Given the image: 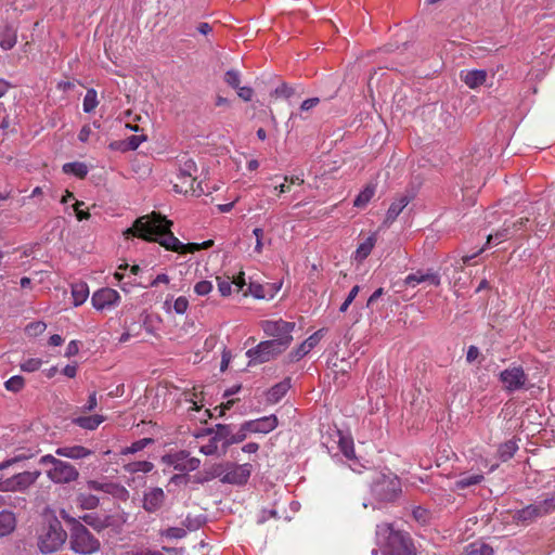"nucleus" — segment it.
Returning <instances> with one entry per match:
<instances>
[{"label": "nucleus", "mask_w": 555, "mask_h": 555, "mask_svg": "<svg viewBox=\"0 0 555 555\" xmlns=\"http://www.w3.org/2000/svg\"><path fill=\"white\" fill-rule=\"evenodd\" d=\"M278 426L279 420L274 414L244 422V429L248 430L249 434H269Z\"/></svg>", "instance_id": "a211bd4d"}, {"label": "nucleus", "mask_w": 555, "mask_h": 555, "mask_svg": "<svg viewBox=\"0 0 555 555\" xmlns=\"http://www.w3.org/2000/svg\"><path fill=\"white\" fill-rule=\"evenodd\" d=\"M412 516L421 525H427L431 518L429 509L423 506H415L412 509Z\"/></svg>", "instance_id": "37998d69"}, {"label": "nucleus", "mask_w": 555, "mask_h": 555, "mask_svg": "<svg viewBox=\"0 0 555 555\" xmlns=\"http://www.w3.org/2000/svg\"><path fill=\"white\" fill-rule=\"evenodd\" d=\"M62 170L66 175H73L79 179L86 178L88 175V166L81 162H72L63 165Z\"/></svg>", "instance_id": "473e14b6"}, {"label": "nucleus", "mask_w": 555, "mask_h": 555, "mask_svg": "<svg viewBox=\"0 0 555 555\" xmlns=\"http://www.w3.org/2000/svg\"><path fill=\"white\" fill-rule=\"evenodd\" d=\"M166 494L159 487H153L144 491L142 507L149 514L158 512L165 504Z\"/></svg>", "instance_id": "f3484780"}, {"label": "nucleus", "mask_w": 555, "mask_h": 555, "mask_svg": "<svg viewBox=\"0 0 555 555\" xmlns=\"http://www.w3.org/2000/svg\"><path fill=\"white\" fill-rule=\"evenodd\" d=\"M172 221L167 219L159 212L153 211L150 215L139 217L133 225L126 230L125 234L142 238L147 242H156L167 250L177 253H194L201 248L212 246L211 240L202 244L188 243L183 244L172 233Z\"/></svg>", "instance_id": "f257e3e1"}, {"label": "nucleus", "mask_w": 555, "mask_h": 555, "mask_svg": "<svg viewBox=\"0 0 555 555\" xmlns=\"http://www.w3.org/2000/svg\"><path fill=\"white\" fill-rule=\"evenodd\" d=\"M499 380L505 391L513 393L526 388L528 375L525 373L522 366L511 365L499 374Z\"/></svg>", "instance_id": "9d476101"}, {"label": "nucleus", "mask_w": 555, "mask_h": 555, "mask_svg": "<svg viewBox=\"0 0 555 555\" xmlns=\"http://www.w3.org/2000/svg\"><path fill=\"white\" fill-rule=\"evenodd\" d=\"M93 451L83 446H64L55 449V455L72 460H81L89 457Z\"/></svg>", "instance_id": "aec40b11"}, {"label": "nucleus", "mask_w": 555, "mask_h": 555, "mask_svg": "<svg viewBox=\"0 0 555 555\" xmlns=\"http://www.w3.org/2000/svg\"><path fill=\"white\" fill-rule=\"evenodd\" d=\"M146 135L144 134H141V135H130L126 139V147H124V152H128V151H135L140 144L142 142H144L146 140Z\"/></svg>", "instance_id": "09e8293b"}, {"label": "nucleus", "mask_w": 555, "mask_h": 555, "mask_svg": "<svg viewBox=\"0 0 555 555\" xmlns=\"http://www.w3.org/2000/svg\"><path fill=\"white\" fill-rule=\"evenodd\" d=\"M24 378L20 375H15L10 377L4 386L9 391L18 392L24 387Z\"/></svg>", "instance_id": "49530a36"}, {"label": "nucleus", "mask_w": 555, "mask_h": 555, "mask_svg": "<svg viewBox=\"0 0 555 555\" xmlns=\"http://www.w3.org/2000/svg\"><path fill=\"white\" fill-rule=\"evenodd\" d=\"M68 532L55 515L47 516L38 535V548L42 554L59 551L66 542Z\"/></svg>", "instance_id": "20e7f679"}, {"label": "nucleus", "mask_w": 555, "mask_h": 555, "mask_svg": "<svg viewBox=\"0 0 555 555\" xmlns=\"http://www.w3.org/2000/svg\"><path fill=\"white\" fill-rule=\"evenodd\" d=\"M16 29L11 25H5L0 33V47L8 51L16 44Z\"/></svg>", "instance_id": "cd10ccee"}, {"label": "nucleus", "mask_w": 555, "mask_h": 555, "mask_svg": "<svg viewBox=\"0 0 555 555\" xmlns=\"http://www.w3.org/2000/svg\"><path fill=\"white\" fill-rule=\"evenodd\" d=\"M462 555H494L492 546L483 542L468 544Z\"/></svg>", "instance_id": "72a5a7b5"}, {"label": "nucleus", "mask_w": 555, "mask_h": 555, "mask_svg": "<svg viewBox=\"0 0 555 555\" xmlns=\"http://www.w3.org/2000/svg\"><path fill=\"white\" fill-rule=\"evenodd\" d=\"M205 521H206V517L204 515H198V516L188 515L182 524L188 530L195 531V530H198L201 527H203Z\"/></svg>", "instance_id": "79ce46f5"}, {"label": "nucleus", "mask_w": 555, "mask_h": 555, "mask_svg": "<svg viewBox=\"0 0 555 555\" xmlns=\"http://www.w3.org/2000/svg\"><path fill=\"white\" fill-rule=\"evenodd\" d=\"M421 283H427L428 285L438 287L441 284V276L438 271L427 269L410 273L403 280V285L408 287H416Z\"/></svg>", "instance_id": "4468645a"}, {"label": "nucleus", "mask_w": 555, "mask_h": 555, "mask_svg": "<svg viewBox=\"0 0 555 555\" xmlns=\"http://www.w3.org/2000/svg\"><path fill=\"white\" fill-rule=\"evenodd\" d=\"M286 349L287 347L282 341L276 343L272 339L260 341L256 347L246 351V356L249 359L248 366L269 362L278 358Z\"/></svg>", "instance_id": "6e6552de"}, {"label": "nucleus", "mask_w": 555, "mask_h": 555, "mask_svg": "<svg viewBox=\"0 0 555 555\" xmlns=\"http://www.w3.org/2000/svg\"><path fill=\"white\" fill-rule=\"evenodd\" d=\"M218 440L212 436L207 444L202 446L199 452L205 455H214L218 451Z\"/></svg>", "instance_id": "052dcab7"}, {"label": "nucleus", "mask_w": 555, "mask_h": 555, "mask_svg": "<svg viewBox=\"0 0 555 555\" xmlns=\"http://www.w3.org/2000/svg\"><path fill=\"white\" fill-rule=\"evenodd\" d=\"M153 468H154V464L149 461L131 462L124 466V469L129 474H134V473H139V472L150 473L153 470Z\"/></svg>", "instance_id": "58836bf2"}, {"label": "nucleus", "mask_w": 555, "mask_h": 555, "mask_svg": "<svg viewBox=\"0 0 555 555\" xmlns=\"http://www.w3.org/2000/svg\"><path fill=\"white\" fill-rule=\"evenodd\" d=\"M513 232H514V231H513V229H512L511 224H507V223L505 222V223H504V227H503L501 230L496 231L494 235H491V234H490V235L488 236V241H487V243L489 244L493 238H494L495 241H498V242H503V241H505V240H507V238L512 237Z\"/></svg>", "instance_id": "a18cd8bd"}, {"label": "nucleus", "mask_w": 555, "mask_h": 555, "mask_svg": "<svg viewBox=\"0 0 555 555\" xmlns=\"http://www.w3.org/2000/svg\"><path fill=\"white\" fill-rule=\"evenodd\" d=\"M248 288H249L250 294L257 299H264L268 296V294L266 292V286H263L259 283L250 282Z\"/></svg>", "instance_id": "4d7b16f0"}, {"label": "nucleus", "mask_w": 555, "mask_h": 555, "mask_svg": "<svg viewBox=\"0 0 555 555\" xmlns=\"http://www.w3.org/2000/svg\"><path fill=\"white\" fill-rule=\"evenodd\" d=\"M47 328V324L42 321H36V322H31L29 323L25 331L26 333L29 335V336H38L40 334H42Z\"/></svg>", "instance_id": "3c124183"}, {"label": "nucleus", "mask_w": 555, "mask_h": 555, "mask_svg": "<svg viewBox=\"0 0 555 555\" xmlns=\"http://www.w3.org/2000/svg\"><path fill=\"white\" fill-rule=\"evenodd\" d=\"M80 341L78 340H70L66 347L65 350V357L70 358L78 353L79 351Z\"/></svg>", "instance_id": "774afa93"}, {"label": "nucleus", "mask_w": 555, "mask_h": 555, "mask_svg": "<svg viewBox=\"0 0 555 555\" xmlns=\"http://www.w3.org/2000/svg\"><path fill=\"white\" fill-rule=\"evenodd\" d=\"M261 328L267 336L273 337L272 340L282 341L288 348L293 341L292 333L295 330V323L283 319L266 320L262 321Z\"/></svg>", "instance_id": "1a4fd4ad"}, {"label": "nucleus", "mask_w": 555, "mask_h": 555, "mask_svg": "<svg viewBox=\"0 0 555 555\" xmlns=\"http://www.w3.org/2000/svg\"><path fill=\"white\" fill-rule=\"evenodd\" d=\"M76 504L81 509L92 511L100 506V499L91 493L79 492L76 495Z\"/></svg>", "instance_id": "c85d7f7f"}, {"label": "nucleus", "mask_w": 555, "mask_h": 555, "mask_svg": "<svg viewBox=\"0 0 555 555\" xmlns=\"http://www.w3.org/2000/svg\"><path fill=\"white\" fill-rule=\"evenodd\" d=\"M163 463L172 466L175 470L182 473L196 470L201 465V460L191 457L190 452L181 450L175 453L165 454L162 457Z\"/></svg>", "instance_id": "9b49d317"}, {"label": "nucleus", "mask_w": 555, "mask_h": 555, "mask_svg": "<svg viewBox=\"0 0 555 555\" xmlns=\"http://www.w3.org/2000/svg\"><path fill=\"white\" fill-rule=\"evenodd\" d=\"M401 481L392 473H376L370 485V493L377 502L390 503L401 494Z\"/></svg>", "instance_id": "39448f33"}, {"label": "nucleus", "mask_w": 555, "mask_h": 555, "mask_svg": "<svg viewBox=\"0 0 555 555\" xmlns=\"http://www.w3.org/2000/svg\"><path fill=\"white\" fill-rule=\"evenodd\" d=\"M104 416L102 415H90V416H78L73 418L72 423L87 430L96 429L103 422Z\"/></svg>", "instance_id": "a878e982"}, {"label": "nucleus", "mask_w": 555, "mask_h": 555, "mask_svg": "<svg viewBox=\"0 0 555 555\" xmlns=\"http://www.w3.org/2000/svg\"><path fill=\"white\" fill-rule=\"evenodd\" d=\"M462 79L466 86L474 89L486 82L487 72L483 69L468 70L464 76L462 75Z\"/></svg>", "instance_id": "bb28decb"}, {"label": "nucleus", "mask_w": 555, "mask_h": 555, "mask_svg": "<svg viewBox=\"0 0 555 555\" xmlns=\"http://www.w3.org/2000/svg\"><path fill=\"white\" fill-rule=\"evenodd\" d=\"M61 518L68 527V542L73 552L80 555H91L100 551V540L77 518L65 509L60 511Z\"/></svg>", "instance_id": "7ed1b4c3"}, {"label": "nucleus", "mask_w": 555, "mask_h": 555, "mask_svg": "<svg viewBox=\"0 0 555 555\" xmlns=\"http://www.w3.org/2000/svg\"><path fill=\"white\" fill-rule=\"evenodd\" d=\"M224 473V464L217 463L212 464L210 467L205 468L203 472H199L192 476V480L196 483H205L208 482L217 477H222V474Z\"/></svg>", "instance_id": "4be33fe9"}, {"label": "nucleus", "mask_w": 555, "mask_h": 555, "mask_svg": "<svg viewBox=\"0 0 555 555\" xmlns=\"http://www.w3.org/2000/svg\"><path fill=\"white\" fill-rule=\"evenodd\" d=\"M253 234L256 237L255 253L261 254L262 248H263L262 238H263L264 232L261 228H256V229H254Z\"/></svg>", "instance_id": "0e129e2a"}, {"label": "nucleus", "mask_w": 555, "mask_h": 555, "mask_svg": "<svg viewBox=\"0 0 555 555\" xmlns=\"http://www.w3.org/2000/svg\"><path fill=\"white\" fill-rule=\"evenodd\" d=\"M98 405L96 400V391H92L89 397L87 403L83 405L82 411L83 412H91L93 411Z\"/></svg>", "instance_id": "338daca9"}, {"label": "nucleus", "mask_w": 555, "mask_h": 555, "mask_svg": "<svg viewBox=\"0 0 555 555\" xmlns=\"http://www.w3.org/2000/svg\"><path fill=\"white\" fill-rule=\"evenodd\" d=\"M555 511V492L550 496L517 509L512 515V520L518 526L527 527L538 519L552 514Z\"/></svg>", "instance_id": "423d86ee"}, {"label": "nucleus", "mask_w": 555, "mask_h": 555, "mask_svg": "<svg viewBox=\"0 0 555 555\" xmlns=\"http://www.w3.org/2000/svg\"><path fill=\"white\" fill-rule=\"evenodd\" d=\"M89 296V287L87 283L79 282L72 285V297L75 307L82 305Z\"/></svg>", "instance_id": "2f4dec72"}, {"label": "nucleus", "mask_w": 555, "mask_h": 555, "mask_svg": "<svg viewBox=\"0 0 555 555\" xmlns=\"http://www.w3.org/2000/svg\"><path fill=\"white\" fill-rule=\"evenodd\" d=\"M483 480L482 474L462 475L456 481V489L464 490L472 486L481 483Z\"/></svg>", "instance_id": "c9c22d12"}, {"label": "nucleus", "mask_w": 555, "mask_h": 555, "mask_svg": "<svg viewBox=\"0 0 555 555\" xmlns=\"http://www.w3.org/2000/svg\"><path fill=\"white\" fill-rule=\"evenodd\" d=\"M376 541L383 555H416V547L409 532L395 529L392 524L376 526Z\"/></svg>", "instance_id": "f03ea898"}, {"label": "nucleus", "mask_w": 555, "mask_h": 555, "mask_svg": "<svg viewBox=\"0 0 555 555\" xmlns=\"http://www.w3.org/2000/svg\"><path fill=\"white\" fill-rule=\"evenodd\" d=\"M40 475L39 470L17 473L0 481V491H25L37 481Z\"/></svg>", "instance_id": "f8f14e48"}, {"label": "nucleus", "mask_w": 555, "mask_h": 555, "mask_svg": "<svg viewBox=\"0 0 555 555\" xmlns=\"http://www.w3.org/2000/svg\"><path fill=\"white\" fill-rule=\"evenodd\" d=\"M359 291H360V286L359 285H354L349 294L347 295L345 301L340 305L339 307V312H346L349 308V306L352 304V301L356 299V297L358 296L359 294Z\"/></svg>", "instance_id": "5fc2aeb1"}, {"label": "nucleus", "mask_w": 555, "mask_h": 555, "mask_svg": "<svg viewBox=\"0 0 555 555\" xmlns=\"http://www.w3.org/2000/svg\"><path fill=\"white\" fill-rule=\"evenodd\" d=\"M153 443H154L153 438H143V439L132 442L129 447L122 448L120 451V454L121 455L134 454L139 451H142L144 448H146L147 446L153 444Z\"/></svg>", "instance_id": "a19ab883"}, {"label": "nucleus", "mask_w": 555, "mask_h": 555, "mask_svg": "<svg viewBox=\"0 0 555 555\" xmlns=\"http://www.w3.org/2000/svg\"><path fill=\"white\" fill-rule=\"evenodd\" d=\"M326 330L320 328L317 332H314L312 335H310L306 340H304L296 349L292 350L288 356L287 360L291 363L298 362L300 359H302L306 354H308L323 338Z\"/></svg>", "instance_id": "dca6fc26"}, {"label": "nucleus", "mask_w": 555, "mask_h": 555, "mask_svg": "<svg viewBox=\"0 0 555 555\" xmlns=\"http://www.w3.org/2000/svg\"><path fill=\"white\" fill-rule=\"evenodd\" d=\"M295 93L294 88L288 86L286 82H282L280 86H278L274 91L271 93V95H275L278 98H285L289 99Z\"/></svg>", "instance_id": "8fccbe9b"}, {"label": "nucleus", "mask_w": 555, "mask_h": 555, "mask_svg": "<svg viewBox=\"0 0 555 555\" xmlns=\"http://www.w3.org/2000/svg\"><path fill=\"white\" fill-rule=\"evenodd\" d=\"M412 199L413 195L404 194L401 195L397 201L392 202L387 210L384 224L389 225L393 223Z\"/></svg>", "instance_id": "412c9836"}, {"label": "nucleus", "mask_w": 555, "mask_h": 555, "mask_svg": "<svg viewBox=\"0 0 555 555\" xmlns=\"http://www.w3.org/2000/svg\"><path fill=\"white\" fill-rule=\"evenodd\" d=\"M338 447L344 456L348 460H354V444L353 439L350 436H345L343 431L338 430Z\"/></svg>", "instance_id": "c756f323"}, {"label": "nucleus", "mask_w": 555, "mask_h": 555, "mask_svg": "<svg viewBox=\"0 0 555 555\" xmlns=\"http://www.w3.org/2000/svg\"><path fill=\"white\" fill-rule=\"evenodd\" d=\"M225 430H220L219 433H215L214 437L218 441H222V447L224 452L227 449L231 446L230 439L232 435L233 425L232 424H225Z\"/></svg>", "instance_id": "c03bdc74"}, {"label": "nucleus", "mask_w": 555, "mask_h": 555, "mask_svg": "<svg viewBox=\"0 0 555 555\" xmlns=\"http://www.w3.org/2000/svg\"><path fill=\"white\" fill-rule=\"evenodd\" d=\"M86 527L89 526L96 532H101L113 525L111 515L99 514L95 512L85 514L78 518Z\"/></svg>", "instance_id": "6ab92c4d"}, {"label": "nucleus", "mask_w": 555, "mask_h": 555, "mask_svg": "<svg viewBox=\"0 0 555 555\" xmlns=\"http://www.w3.org/2000/svg\"><path fill=\"white\" fill-rule=\"evenodd\" d=\"M248 434H249V431L244 429V422H243L240 425V428L236 433L232 431L231 439H230L231 446L235 444V443L243 442L247 438Z\"/></svg>", "instance_id": "13d9d810"}, {"label": "nucleus", "mask_w": 555, "mask_h": 555, "mask_svg": "<svg viewBox=\"0 0 555 555\" xmlns=\"http://www.w3.org/2000/svg\"><path fill=\"white\" fill-rule=\"evenodd\" d=\"M16 528L15 514L11 511L0 512V538L10 535Z\"/></svg>", "instance_id": "b1692460"}, {"label": "nucleus", "mask_w": 555, "mask_h": 555, "mask_svg": "<svg viewBox=\"0 0 555 555\" xmlns=\"http://www.w3.org/2000/svg\"><path fill=\"white\" fill-rule=\"evenodd\" d=\"M114 499L126 502L129 499V491L118 482L109 481L107 493Z\"/></svg>", "instance_id": "ea45409f"}, {"label": "nucleus", "mask_w": 555, "mask_h": 555, "mask_svg": "<svg viewBox=\"0 0 555 555\" xmlns=\"http://www.w3.org/2000/svg\"><path fill=\"white\" fill-rule=\"evenodd\" d=\"M212 289V284L210 281H206V280H203V281H199L195 284L194 286V292L198 295V296H205V295H208Z\"/></svg>", "instance_id": "bf43d9fd"}, {"label": "nucleus", "mask_w": 555, "mask_h": 555, "mask_svg": "<svg viewBox=\"0 0 555 555\" xmlns=\"http://www.w3.org/2000/svg\"><path fill=\"white\" fill-rule=\"evenodd\" d=\"M109 481L90 479L87 481V488L92 491L107 493Z\"/></svg>", "instance_id": "864d4df0"}, {"label": "nucleus", "mask_w": 555, "mask_h": 555, "mask_svg": "<svg viewBox=\"0 0 555 555\" xmlns=\"http://www.w3.org/2000/svg\"><path fill=\"white\" fill-rule=\"evenodd\" d=\"M162 534L169 539H183L186 535V530L180 527H169Z\"/></svg>", "instance_id": "6e6d98bb"}, {"label": "nucleus", "mask_w": 555, "mask_h": 555, "mask_svg": "<svg viewBox=\"0 0 555 555\" xmlns=\"http://www.w3.org/2000/svg\"><path fill=\"white\" fill-rule=\"evenodd\" d=\"M375 194V185L367 184L354 198L353 206L357 208L365 207Z\"/></svg>", "instance_id": "e433bc0d"}, {"label": "nucleus", "mask_w": 555, "mask_h": 555, "mask_svg": "<svg viewBox=\"0 0 555 555\" xmlns=\"http://www.w3.org/2000/svg\"><path fill=\"white\" fill-rule=\"evenodd\" d=\"M517 450V442L515 440H508L499 446L498 454L502 462H506L514 456Z\"/></svg>", "instance_id": "f704fd0d"}, {"label": "nucleus", "mask_w": 555, "mask_h": 555, "mask_svg": "<svg viewBox=\"0 0 555 555\" xmlns=\"http://www.w3.org/2000/svg\"><path fill=\"white\" fill-rule=\"evenodd\" d=\"M224 81L228 86H230L233 89H237L241 83V75L240 72L236 69H229L224 74Z\"/></svg>", "instance_id": "de8ad7c7"}, {"label": "nucleus", "mask_w": 555, "mask_h": 555, "mask_svg": "<svg viewBox=\"0 0 555 555\" xmlns=\"http://www.w3.org/2000/svg\"><path fill=\"white\" fill-rule=\"evenodd\" d=\"M83 205H85L83 202L76 201V203L73 206L74 210H75V214H76V217H77V219L79 221L87 220V219L90 218L89 211L81 208Z\"/></svg>", "instance_id": "e2e57ef3"}, {"label": "nucleus", "mask_w": 555, "mask_h": 555, "mask_svg": "<svg viewBox=\"0 0 555 555\" xmlns=\"http://www.w3.org/2000/svg\"><path fill=\"white\" fill-rule=\"evenodd\" d=\"M189 307V300L184 296L178 297L173 302V310L178 314H183Z\"/></svg>", "instance_id": "680f3d73"}, {"label": "nucleus", "mask_w": 555, "mask_h": 555, "mask_svg": "<svg viewBox=\"0 0 555 555\" xmlns=\"http://www.w3.org/2000/svg\"><path fill=\"white\" fill-rule=\"evenodd\" d=\"M229 467L230 469L220 478L222 483H230L236 486H244L248 482L253 466L249 463L245 464H230L227 463L224 467Z\"/></svg>", "instance_id": "ddd939ff"}, {"label": "nucleus", "mask_w": 555, "mask_h": 555, "mask_svg": "<svg viewBox=\"0 0 555 555\" xmlns=\"http://www.w3.org/2000/svg\"><path fill=\"white\" fill-rule=\"evenodd\" d=\"M42 361L38 358H29L21 363V369L24 372H36L40 369Z\"/></svg>", "instance_id": "603ef678"}, {"label": "nucleus", "mask_w": 555, "mask_h": 555, "mask_svg": "<svg viewBox=\"0 0 555 555\" xmlns=\"http://www.w3.org/2000/svg\"><path fill=\"white\" fill-rule=\"evenodd\" d=\"M291 388V377L284 378L282 382L273 385L267 392V402L270 404L278 403Z\"/></svg>", "instance_id": "5701e85b"}, {"label": "nucleus", "mask_w": 555, "mask_h": 555, "mask_svg": "<svg viewBox=\"0 0 555 555\" xmlns=\"http://www.w3.org/2000/svg\"><path fill=\"white\" fill-rule=\"evenodd\" d=\"M39 463L41 465H51L47 470V477L55 485L70 483L79 478V472L74 465L52 454L41 456Z\"/></svg>", "instance_id": "0eeeda50"}, {"label": "nucleus", "mask_w": 555, "mask_h": 555, "mask_svg": "<svg viewBox=\"0 0 555 555\" xmlns=\"http://www.w3.org/2000/svg\"><path fill=\"white\" fill-rule=\"evenodd\" d=\"M98 105H99V100H98L96 90L93 88L88 89L85 94L83 103H82L83 112L87 114H90L95 109V107Z\"/></svg>", "instance_id": "4c0bfd02"}, {"label": "nucleus", "mask_w": 555, "mask_h": 555, "mask_svg": "<svg viewBox=\"0 0 555 555\" xmlns=\"http://www.w3.org/2000/svg\"><path fill=\"white\" fill-rule=\"evenodd\" d=\"M197 171L196 163L192 158H186L183 160L179 167L178 178L182 180L183 184H188L189 182H194V173Z\"/></svg>", "instance_id": "393cba45"}, {"label": "nucleus", "mask_w": 555, "mask_h": 555, "mask_svg": "<svg viewBox=\"0 0 555 555\" xmlns=\"http://www.w3.org/2000/svg\"><path fill=\"white\" fill-rule=\"evenodd\" d=\"M120 295L117 291L104 287L100 288L93 293L91 297V302L94 309L98 311H102L105 309H111L116 307L119 304Z\"/></svg>", "instance_id": "2eb2a0df"}, {"label": "nucleus", "mask_w": 555, "mask_h": 555, "mask_svg": "<svg viewBox=\"0 0 555 555\" xmlns=\"http://www.w3.org/2000/svg\"><path fill=\"white\" fill-rule=\"evenodd\" d=\"M218 291L222 296H229L232 291V283L228 280H221L218 278Z\"/></svg>", "instance_id": "69168bd1"}, {"label": "nucleus", "mask_w": 555, "mask_h": 555, "mask_svg": "<svg viewBox=\"0 0 555 555\" xmlns=\"http://www.w3.org/2000/svg\"><path fill=\"white\" fill-rule=\"evenodd\" d=\"M376 243V235L372 234L366 237L362 243L359 244L354 251V259L357 261H363L369 257Z\"/></svg>", "instance_id": "7c9ffc66"}]
</instances>
